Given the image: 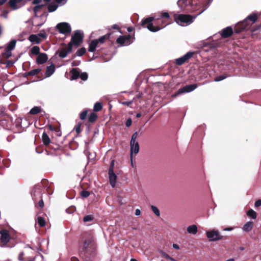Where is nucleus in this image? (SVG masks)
<instances>
[{
    "label": "nucleus",
    "instance_id": "1",
    "mask_svg": "<svg viewBox=\"0 0 261 261\" xmlns=\"http://www.w3.org/2000/svg\"><path fill=\"white\" fill-rule=\"evenodd\" d=\"M171 21V18L168 12H162L159 17H157L155 15L142 19L141 25L145 27V25L147 24L146 28L150 31L156 32L170 24Z\"/></svg>",
    "mask_w": 261,
    "mask_h": 261
},
{
    "label": "nucleus",
    "instance_id": "2",
    "mask_svg": "<svg viewBox=\"0 0 261 261\" xmlns=\"http://www.w3.org/2000/svg\"><path fill=\"white\" fill-rule=\"evenodd\" d=\"M111 34H107L100 37L98 39H93L91 40L89 44L88 50L89 52H94L96 48L98 46L99 44H103L107 40H109Z\"/></svg>",
    "mask_w": 261,
    "mask_h": 261
},
{
    "label": "nucleus",
    "instance_id": "3",
    "mask_svg": "<svg viewBox=\"0 0 261 261\" xmlns=\"http://www.w3.org/2000/svg\"><path fill=\"white\" fill-rule=\"evenodd\" d=\"M84 37V35L83 32L76 30L71 36V40L68 44H70L72 47L73 45L78 47L83 42Z\"/></svg>",
    "mask_w": 261,
    "mask_h": 261
},
{
    "label": "nucleus",
    "instance_id": "4",
    "mask_svg": "<svg viewBox=\"0 0 261 261\" xmlns=\"http://www.w3.org/2000/svg\"><path fill=\"white\" fill-rule=\"evenodd\" d=\"M174 17L176 22L182 25V23H190L193 22V20L196 17V16L192 17L191 15L187 14H174Z\"/></svg>",
    "mask_w": 261,
    "mask_h": 261
},
{
    "label": "nucleus",
    "instance_id": "5",
    "mask_svg": "<svg viewBox=\"0 0 261 261\" xmlns=\"http://www.w3.org/2000/svg\"><path fill=\"white\" fill-rule=\"evenodd\" d=\"M206 236L209 241L214 242L222 240L223 236H222L218 230L212 229L206 232Z\"/></svg>",
    "mask_w": 261,
    "mask_h": 261
},
{
    "label": "nucleus",
    "instance_id": "6",
    "mask_svg": "<svg viewBox=\"0 0 261 261\" xmlns=\"http://www.w3.org/2000/svg\"><path fill=\"white\" fill-rule=\"evenodd\" d=\"M138 137V133L137 132H135L132 136L130 141L131 153L134 152L136 154L138 153L139 151V145L137 141Z\"/></svg>",
    "mask_w": 261,
    "mask_h": 261
},
{
    "label": "nucleus",
    "instance_id": "7",
    "mask_svg": "<svg viewBox=\"0 0 261 261\" xmlns=\"http://www.w3.org/2000/svg\"><path fill=\"white\" fill-rule=\"evenodd\" d=\"M197 87V85L196 84L187 85L180 88L177 92L172 94V97L175 98L182 93L190 92L195 90Z\"/></svg>",
    "mask_w": 261,
    "mask_h": 261
},
{
    "label": "nucleus",
    "instance_id": "8",
    "mask_svg": "<svg viewBox=\"0 0 261 261\" xmlns=\"http://www.w3.org/2000/svg\"><path fill=\"white\" fill-rule=\"evenodd\" d=\"M135 38L132 37L131 35H127L119 36L116 40V42L121 46L128 45L133 42Z\"/></svg>",
    "mask_w": 261,
    "mask_h": 261
},
{
    "label": "nucleus",
    "instance_id": "9",
    "mask_svg": "<svg viewBox=\"0 0 261 261\" xmlns=\"http://www.w3.org/2000/svg\"><path fill=\"white\" fill-rule=\"evenodd\" d=\"M56 29L60 33L63 34H69L71 28L69 23L67 22H60L56 25Z\"/></svg>",
    "mask_w": 261,
    "mask_h": 261
},
{
    "label": "nucleus",
    "instance_id": "10",
    "mask_svg": "<svg viewBox=\"0 0 261 261\" xmlns=\"http://www.w3.org/2000/svg\"><path fill=\"white\" fill-rule=\"evenodd\" d=\"M194 53L193 51H189L182 57L177 58L175 61V63L176 65L181 66L184 63L188 62L190 59H191Z\"/></svg>",
    "mask_w": 261,
    "mask_h": 261
},
{
    "label": "nucleus",
    "instance_id": "11",
    "mask_svg": "<svg viewBox=\"0 0 261 261\" xmlns=\"http://www.w3.org/2000/svg\"><path fill=\"white\" fill-rule=\"evenodd\" d=\"M251 26L250 22H247V20H244L237 24L234 28V32L239 33L242 31L248 29Z\"/></svg>",
    "mask_w": 261,
    "mask_h": 261
},
{
    "label": "nucleus",
    "instance_id": "12",
    "mask_svg": "<svg viewBox=\"0 0 261 261\" xmlns=\"http://www.w3.org/2000/svg\"><path fill=\"white\" fill-rule=\"evenodd\" d=\"M114 164L111 165L108 172L110 182L113 188L115 187L117 179V176L114 172Z\"/></svg>",
    "mask_w": 261,
    "mask_h": 261
},
{
    "label": "nucleus",
    "instance_id": "13",
    "mask_svg": "<svg viewBox=\"0 0 261 261\" xmlns=\"http://www.w3.org/2000/svg\"><path fill=\"white\" fill-rule=\"evenodd\" d=\"M62 45L65 46V47H63L59 50V56L61 58H64L72 51V47L70 46V44H68L67 46H66L65 43H62Z\"/></svg>",
    "mask_w": 261,
    "mask_h": 261
},
{
    "label": "nucleus",
    "instance_id": "14",
    "mask_svg": "<svg viewBox=\"0 0 261 261\" xmlns=\"http://www.w3.org/2000/svg\"><path fill=\"white\" fill-rule=\"evenodd\" d=\"M1 234V242L4 243L3 246H5L6 244L9 241L10 236L9 232L6 230H2L0 231Z\"/></svg>",
    "mask_w": 261,
    "mask_h": 261
},
{
    "label": "nucleus",
    "instance_id": "15",
    "mask_svg": "<svg viewBox=\"0 0 261 261\" xmlns=\"http://www.w3.org/2000/svg\"><path fill=\"white\" fill-rule=\"evenodd\" d=\"M233 31L231 27H227L221 31V35L223 38L230 37L233 34Z\"/></svg>",
    "mask_w": 261,
    "mask_h": 261
},
{
    "label": "nucleus",
    "instance_id": "16",
    "mask_svg": "<svg viewBox=\"0 0 261 261\" xmlns=\"http://www.w3.org/2000/svg\"><path fill=\"white\" fill-rule=\"evenodd\" d=\"M48 60L47 55L45 53H40L36 58V62L38 64L45 63Z\"/></svg>",
    "mask_w": 261,
    "mask_h": 261
},
{
    "label": "nucleus",
    "instance_id": "17",
    "mask_svg": "<svg viewBox=\"0 0 261 261\" xmlns=\"http://www.w3.org/2000/svg\"><path fill=\"white\" fill-rule=\"evenodd\" d=\"M55 71V66L52 64L51 65L47 66L45 73V77H48L51 76Z\"/></svg>",
    "mask_w": 261,
    "mask_h": 261
},
{
    "label": "nucleus",
    "instance_id": "18",
    "mask_svg": "<svg viewBox=\"0 0 261 261\" xmlns=\"http://www.w3.org/2000/svg\"><path fill=\"white\" fill-rule=\"evenodd\" d=\"M41 193V187L39 186H35L32 191V196L35 200L36 197L38 196H40Z\"/></svg>",
    "mask_w": 261,
    "mask_h": 261
},
{
    "label": "nucleus",
    "instance_id": "19",
    "mask_svg": "<svg viewBox=\"0 0 261 261\" xmlns=\"http://www.w3.org/2000/svg\"><path fill=\"white\" fill-rule=\"evenodd\" d=\"M187 230L188 233L195 235L198 232V227L196 225L193 224L188 226Z\"/></svg>",
    "mask_w": 261,
    "mask_h": 261
},
{
    "label": "nucleus",
    "instance_id": "20",
    "mask_svg": "<svg viewBox=\"0 0 261 261\" xmlns=\"http://www.w3.org/2000/svg\"><path fill=\"white\" fill-rule=\"evenodd\" d=\"M70 73L72 74L71 77L72 80H76L80 77V72L79 68H72L70 71Z\"/></svg>",
    "mask_w": 261,
    "mask_h": 261
},
{
    "label": "nucleus",
    "instance_id": "21",
    "mask_svg": "<svg viewBox=\"0 0 261 261\" xmlns=\"http://www.w3.org/2000/svg\"><path fill=\"white\" fill-rule=\"evenodd\" d=\"M257 19V16L255 14H252L249 15L246 19L244 20H247V22H250L251 25L254 23Z\"/></svg>",
    "mask_w": 261,
    "mask_h": 261
},
{
    "label": "nucleus",
    "instance_id": "22",
    "mask_svg": "<svg viewBox=\"0 0 261 261\" xmlns=\"http://www.w3.org/2000/svg\"><path fill=\"white\" fill-rule=\"evenodd\" d=\"M253 226V223L252 221H248L243 226V230L245 232H249L252 229Z\"/></svg>",
    "mask_w": 261,
    "mask_h": 261
},
{
    "label": "nucleus",
    "instance_id": "23",
    "mask_svg": "<svg viewBox=\"0 0 261 261\" xmlns=\"http://www.w3.org/2000/svg\"><path fill=\"white\" fill-rule=\"evenodd\" d=\"M42 140L43 144L46 146L49 145L50 142V138L45 132H44L42 134Z\"/></svg>",
    "mask_w": 261,
    "mask_h": 261
},
{
    "label": "nucleus",
    "instance_id": "24",
    "mask_svg": "<svg viewBox=\"0 0 261 261\" xmlns=\"http://www.w3.org/2000/svg\"><path fill=\"white\" fill-rule=\"evenodd\" d=\"M29 40L32 42H34L35 43L38 44L40 42V39L37 35L32 34L29 37Z\"/></svg>",
    "mask_w": 261,
    "mask_h": 261
},
{
    "label": "nucleus",
    "instance_id": "25",
    "mask_svg": "<svg viewBox=\"0 0 261 261\" xmlns=\"http://www.w3.org/2000/svg\"><path fill=\"white\" fill-rule=\"evenodd\" d=\"M98 118L97 114L94 112L91 113L88 116V122L90 123L95 122Z\"/></svg>",
    "mask_w": 261,
    "mask_h": 261
},
{
    "label": "nucleus",
    "instance_id": "26",
    "mask_svg": "<svg viewBox=\"0 0 261 261\" xmlns=\"http://www.w3.org/2000/svg\"><path fill=\"white\" fill-rule=\"evenodd\" d=\"M23 0H10L9 5L13 10L17 9V4L21 2Z\"/></svg>",
    "mask_w": 261,
    "mask_h": 261
},
{
    "label": "nucleus",
    "instance_id": "27",
    "mask_svg": "<svg viewBox=\"0 0 261 261\" xmlns=\"http://www.w3.org/2000/svg\"><path fill=\"white\" fill-rule=\"evenodd\" d=\"M86 48L85 47H82L77 50L75 54L73 56V58H75L76 56H82L86 53Z\"/></svg>",
    "mask_w": 261,
    "mask_h": 261
},
{
    "label": "nucleus",
    "instance_id": "28",
    "mask_svg": "<svg viewBox=\"0 0 261 261\" xmlns=\"http://www.w3.org/2000/svg\"><path fill=\"white\" fill-rule=\"evenodd\" d=\"M188 1L189 5H192V0H178L177 3V4L178 6V7L182 8L183 5L184 4L186 5V3H187Z\"/></svg>",
    "mask_w": 261,
    "mask_h": 261
},
{
    "label": "nucleus",
    "instance_id": "29",
    "mask_svg": "<svg viewBox=\"0 0 261 261\" xmlns=\"http://www.w3.org/2000/svg\"><path fill=\"white\" fill-rule=\"evenodd\" d=\"M16 41L15 40H12L8 44L7 47L6 48L8 50H13L16 45Z\"/></svg>",
    "mask_w": 261,
    "mask_h": 261
},
{
    "label": "nucleus",
    "instance_id": "30",
    "mask_svg": "<svg viewBox=\"0 0 261 261\" xmlns=\"http://www.w3.org/2000/svg\"><path fill=\"white\" fill-rule=\"evenodd\" d=\"M41 111V108L40 107H34L30 111V114L32 115L37 114Z\"/></svg>",
    "mask_w": 261,
    "mask_h": 261
},
{
    "label": "nucleus",
    "instance_id": "31",
    "mask_svg": "<svg viewBox=\"0 0 261 261\" xmlns=\"http://www.w3.org/2000/svg\"><path fill=\"white\" fill-rule=\"evenodd\" d=\"M2 56L4 58L7 59L12 56L11 51L5 48V52L2 54Z\"/></svg>",
    "mask_w": 261,
    "mask_h": 261
},
{
    "label": "nucleus",
    "instance_id": "32",
    "mask_svg": "<svg viewBox=\"0 0 261 261\" xmlns=\"http://www.w3.org/2000/svg\"><path fill=\"white\" fill-rule=\"evenodd\" d=\"M102 109V105L101 102H97L95 103L94 106L93 111L94 112H99Z\"/></svg>",
    "mask_w": 261,
    "mask_h": 261
},
{
    "label": "nucleus",
    "instance_id": "33",
    "mask_svg": "<svg viewBox=\"0 0 261 261\" xmlns=\"http://www.w3.org/2000/svg\"><path fill=\"white\" fill-rule=\"evenodd\" d=\"M31 54L33 55H38L40 53V48L38 46H33L31 50Z\"/></svg>",
    "mask_w": 261,
    "mask_h": 261
},
{
    "label": "nucleus",
    "instance_id": "34",
    "mask_svg": "<svg viewBox=\"0 0 261 261\" xmlns=\"http://www.w3.org/2000/svg\"><path fill=\"white\" fill-rule=\"evenodd\" d=\"M58 6L55 4H50L48 5L47 9L49 12H53L56 10Z\"/></svg>",
    "mask_w": 261,
    "mask_h": 261
},
{
    "label": "nucleus",
    "instance_id": "35",
    "mask_svg": "<svg viewBox=\"0 0 261 261\" xmlns=\"http://www.w3.org/2000/svg\"><path fill=\"white\" fill-rule=\"evenodd\" d=\"M247 214L249 217H251L253 219H255L256 218V212L252 209L249 210L247 212Z\"/></svg>",
    "mask_w": 261,
    "mask_h": 261
},
{
    "label": "nucleus",
    "instance_id": "36",
    "mask_svg": "<svg viewBox=\"0 0 261 261\" xmlns=\"http://www.w3.org/2000/svg\"><path fill=\"white\" fill-rule=\"evenodd\" d=\"M95 157H96V154L95 153H89L87 155L88 163H89L90 162H92L93 161H94V160L95 158Z\"/></svg>",
    "mask_w": 261,
    "mask_h": 261
},
{
    "label": "nucleus",
    "instance_id": "37",
    "mask_svg": "<svg viewBox=\"0 0 261 261\" xmlns=\"http://www.w3.org/2000/svg\"><path fill=\"white\" fill-rule=\"evenodd\" d=\"M41 71V69L40 68H37L33 69L31 71H30V74L31 76H34L36 75H38Z\"/></svg>",
    "mask_w": 261,
    "mask_h": 261
},
{
    "label": "nucleus",
    "instance_id": "38",
    "mask_svg": "<svg viewBox=\"0 0 261 261\" xmlns=\"http://www.w3.org/2000/svg\"><path fill=\"white\" fill-rule=\"evenodd\" d=\"M37 221L40 226H44L45 225V220L41 217H38L37 218Z\"/></svg>",
    "mask_w": 261,
    "mask_h": 261
},
{
    "label": "nucleus",
    "instance_id": "39",
    "mask_svg": "<svg viewBox=\"0 0 261 261\" xmlns=\"http://www.w3.org/2000/svg\"><path fill=\"white\" fill-rule=\"evenodd\" d=\"M151 208L155 215L158 217L160 216V211L157 207L154 205H152L151 206Z\"/></svg>",
    "mask_w": 261,
    "mask_h": 261
},
{
    "label": "nucleus",
    "instance_id": "40",
    "mask_svg": "<svg viewBox=\"0 0 261 261\" xmlns=\"http://www.w3.org/2000/svg\"><path fill=\"white\" fill-rule=\"evenodd\" d=\"M93 239L92 238H90L87 240L84 241V247L87 248L88 246L93 243Z\"/></svg>",
    "mask_w": 261,
    "mask_h": 261
},
{
    "label": "nucleus",
    "instance_id": "41",
    "mask_svg": "<svg viewBox=\"0 0 261 261\" xmlns=\"http://www.w3.org/2000/svg\"><path fill=\"white\" fill-rule=\"evenodd\" d=\"M44 5H38L34 7L33 11L35 15L44 7Z\"/></svg>",
    "mask_w": 261,
    "mask_h": 261
},
{
    "label": "nucleus",
    "instance_id": "42",
    "mask_svg": "<svg viewBox=\"0 0 261 261\" xmlns=\"http://www.w3.org/2000/svg\"><path fill=\"white\" fill-rule=\"evenodd\" d=\"M161 254H162V255L165 258H167V259H170L171 261H173V260H175L174 258L170 257L167 253L163 252V251H161Z\"/></svg>",
    "mask_w": 261,
    "mask_h": 261
},
{
    "label": "nucleus",
    "instance_id": "43",
    "mask_svg": "<svg viewBox=\"0 0 261 261\" xmlns=\"http://www.w3.org/2000/svg\"><path fill=\"white\" fill-rule=\"evenodd\" d=\"M87 114H88L87 111L85 110V111H83L80 114V119L82 120L85 119L87 116Z\"/></svg>",
    "mask_w": 261,
    "mask_h": 261
},
{
    "label": "nucleus",
    "instance_id": "44",
    "mask_svg": "<svg viewBox=\"0 0 261 261\" xmlns=\"http://www.w3.org/2000/svg\"><path fill=\"white\" fill-rule=\"evenodd\" d=\"M80 77L83 81H86L88 77V73L87 72H82L81 74H80Z\"/></svg>",
    "mask_w": 261,
    "mask_h": 261
},
{
    "label": "nucleus",
    "instance_id": "45",
    "mask_svg": "<svg viewBox=\"0 0 261 261\" xmlns=\"http://www.w3.org/2000/svg\"><path fill=\"white\" fill-rule=\"evenodd\" d=\"M93 219V217L91 215H87V216H86L84 219H83V221L84 222H90V221H92Z\"/></svg>",
    "mask_w": 261,
    "mask_h": 261
},
{
    "label": "nucleus",
    "instance_id": "46",
    "mask_svg": "<svg viewBox=\"0 0 261 261\" xmlns=\"http://www.w3.org/2000/svg\"><path fill=\"white\" fill-rule=\"evenodd\" d=\"M226 76L224 75H221L220 76H218L216 77L215 79V81L219 82V81H222V80L225 79L226 78Z\"/></svg>",
    "mask_w": 261,
    "mask_h": 261
},
{
    "label": "nucleus",
    "instance_id": "47",
    "mask_svg": "<svg viewBox=\"0 0 261 261\" xmlns=\"http://www.w3.org/2000/svg\"><path fill=\"white\" fill-rule=\"evenodd\" d=\"M81 123H78L77 125H76L75 126V131H76V133L78 134H80L81 132Z\"/></svg>",
    "mask_w": 261,
    "mask_h": 261
},
{
    "label": "nucleus",
    "instance_id": "48",
    "mask_svg": "<svg viewBox=\"0 0 261 261\" xmlns=\"http://www.w3.org/2000/svg\"><path fill=\"white\" fill-rule=\"evenodd\" d=\"M81 195L83 197H87L90 195V192L87 191H83L81 192Z\"/></svg>",
    "mask_w": 261,
    "mask_h": 261
},
{
    "label": "nucleus",
    "instance_id": "49",
    "mask_svg": "<svg viewBox=\"0 0 261 261\" xmlns=\"http://www.w3.org/2000/svg\"><path fill=\"white\" fill-rule=\"evenodd\" d=\"M75 211V207L74 206H71L70 208H68L66 210V212L67 213H72Z\"/></svg>",
    "mask_w": 261,
    "mask_h": 261
},
{
    "label": "nucleus",
    "instance_id": "50",
    "mask_svg": "<svg viewBox=\"0 0 261 261\" xmlns=\"http://www.w3.org/2000/svg\"><path fill=\"white\" fill-rule=\"evenodd\" d=\"M132 120L131 118H129L126 121V123H125L126 126L129 127L132 125Z\"/></svg>",
    "mask_w": 261,
    "mask_h": 261
},
{
    "label": "nucleus",
    "instance_id": "51",
    "mask_svg": "<svg viewBox=\"0 0 261 261\" xmlns=\"http://www.w3.org/2000/svg\"><path fill=\"white\" fill-rule=\"evenodd\" d=\"M81 62L80 61H74L72 63V66H77L80 65Z\"/></svg>",
    "mask_w": 261,
    "mask_h": 261
},
{
    "label": "nucleus",
    "instance_id": "52",
    "mask_svg": "<svg viewBox=\"0 0 261 261\" xmlns=\"http://www.w3.org/2000/svg\"><path fill=\"white\" fill-rule=\"evenodd\" d=\"M133 103V101H124L122 102V104L127 106H130Z\"/></svg>",
    "mask_w": 261,
    "mask_h": 261
},
{
    "label": "nucleus",
    "instance_id": "53",
    "mask_svg": "<svg viewBox=\"0 0 261 261\" xmlns=\"http://www.w3.org/2000/svg\"><path fill=\"white\" fill-rule=\"evenodd\" d=\"M43 258V257L42 255L38 254L35 257L34 259L42 260Z\"/></svg>",
    "mask_w": 261,
    "mask_h": 261
},
{
    "label": "nucleus",
    "instance_id": "54",
    "mask_svg": "<svg viewBox=\"0 0 261 261\" xmlns=\"http://www.w3.org/2000/svg\"><path fill=\"white\" fill-rule=\"evenodd\" d=\"M254 206L255 207H258L261 206V200L259 199L256 201L254 204Z\"/></svg>",
    "mask_w": 261,
    "mask_h": 261
},
{
    "label": "nucleus",
    "instance_id": "55",
    "mask_svg": "<svg viewBox=\"0 0 261 261\" xmlns=\"http://www.w3.org/2000/svg\"><path fill=\"white\" fill-rule=\"evenodd\" d=\"M112 28L113 29L118 30L119 32H120V28L118 25L115 24L112 26Z\"/></svg>",
    "mask_w": 261,
    "mask_h": 261
},
{
    "label": "nucleus",
    "instance_id": "56",
    "mask_svg": "<svg viewBox=\"0 0 261 261\" xmlns=\"http://www.w3.org/2000/svg\"><path fill=\"white\" fill-rule=\"evenodd\" d=\"M38 205L40 207H43L44 206V202L42 199L40 200L38 202Z\"/></svg>",
    "mask_w": 261,
    "mask_h": 261
},
{
    "label": "nucleus",
    "instance_id": "57",
    "mask_svg": "<svg viewBox=\"0 0 261 261\" xmlns=\"http://www.w3.org/2000/svg\"><path fill=\"white\" fill-rule=\"evenodd\" d=\"M141 215V211L139 209H136L135 211V215L140 216Z\"/></svg>",
    "mask_w": 261,
    "mask_h": 261
},
{
    "label": "nucleus",
    "instance_id": "58",
    "mask_svg": "<svg viewBox=\"0 0 261 261\" xmlns=\"http://www.w3.org/2000/svg\"><path fill=\"white\" fill-rule=\"evenodd\" d=\"M38 35L40 37H42L43 38H46L47 37V35L45 34H43V33H40L38 34Z\"/></svg>",
    "mask_w": 261,
    "mask_h": 261
},
{
    "label": "nucleus",
    "instance_id": "59",
    "mask_svg": "<svg viewBox=\"0 0 261 261\" xmlns=\"http://www.w3.org/2000/svg\"><path fill=\"white\" fill-rule=\"evenodd\" d=\"M172 246L175 249L178 250L179 249V246L176 244H173Z\"/></svg>",
    "mask_w": 261,
    "mask_h": 261
},
{
    "label": "nucleus",
    "instance_id": "60",
    "mask_svg": "<svg viewBox=\"0 0 261 261\" xmlns=\"http://www.w3.org/2000/svg\"><path fill=\"white\" fill-rule=\"evenodd\" d=\"M41 1H42V0H34L33 1V4H39Z\"/></svg>",
    "mask_w": 261,
    "mask_h": 261
},
{
    "label": "nucleus",
    "instance_id": "61",
    "mask_svg": "<svg viewBox=\"0 0 261 261\" xmlns=\"http://www.w3.org/2000/svg\"><path fill=\"white\" fill-rule=\"evenodd\" d=\"M29 73H30V71L24 73L23 75V77H27L29 76H31L30 74Z\"/></svg>",
    "mask_w": 261,
    "mask_h": 261
},
{
    "label": "nucleus",
    "instance_id": "62",
    "mask_svg": "<svg viewBox=\"0 0 261 261\" xmlns=\"http://www.w3.org/2000/svg\"><path fill=\"white\" fill-rule=\"evenodd\" d=\"M23 255V252H21L19 255V256H18V258L20 260H22V256Z\"/></svg>",
    "mask_w": 261,
    "mask_h": 261
},
{
    "label": "nucleus",
    "instance_id": "63",
    "mask_svg": "<svg viewBox=\"0 0 261 261\" xmlns=\"http://www.w3.org/2000/svg\"><path fill=\"white\" fill-rule=\"evenodd\" d=\"M233 229L232 227H226L224 229V231H231Z\"/></svg>",
    "mask_w": 261,
    "mask_h": 261
},
{
    "label": "nucleus",
    "instance_id": "64",
    "mask_svg": "<svg viewBox=\"0 0 261 261\" xmlns=\"http://www.w3.org/2000/svg\"><path fill=\"white\" fill-rule=\"evenodd\" d=\"M127 30L128 32H131L134 30V28L133 27H128Z\"/></svg>",
    "mask_w": 261,
    "mask_h": 261
}]
</instances>
